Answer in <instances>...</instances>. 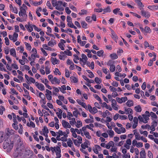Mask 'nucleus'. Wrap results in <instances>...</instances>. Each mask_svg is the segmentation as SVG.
Listing matches in <instances>:
<instances>
[{
  "instance_id": "1",
  "label": "nucleus",
  "mask_w": 158,
  "mask_h": 158,
  "mask_svg": "<svg viewBox=\"0 0 158 158\" xmlns=\"http://www.w3.org/2000/svg\"><path fill=\"white\" fill-rule=\"evenodd\" d=\"M5 139L3 143V148L4 149H6L8 147L10 150L11 149L13 146V141H11L10 138Z\"/></svg>"
},
{
  "instance_id": "2",
  "label": "nucleus",
  "mask_w": 158,
  "mask_h": 158,
  "mask_svg": "<svg viewBox=\"0 0 158 158\" xmlns=\"http://www.w3.org/2000/svg\"><path fill=\"white\" fill-rule=\"evenodd\" d=\"M20 11L19 13V16L20 17L22 16L23 17V18H22V19H23L24 18L25 19H26L27 17V15L26 13V10L25 8H23L22 6L20 7Z\"/></svg>"
},
{
  "instance_id": "3",
  "label": "nucleus",
  "mask_w": 158,
  "mask_h": 158,
  "mask_svg": "<svg viewBox=\"0 0 158 158\" xmlns=\"http://www.w3.org/2000/svg\"><path fill=\"white\" fill-rule=\"evenodd\" d=\"M62 4L63 2L62 1H58L57 3L56 6V9L60 11H63L64 9L63 7L62 6Z\"/></svg>"
},
{
  "instance_id": "4",
  "label": "nucleus",
  "mask_w": 158,
  "mask_h": 158,
  "mask_svg": "<svg viewBox=\"0 0 158 158\" xmlns=\"http://www.w3.org/2000/svg\"><path fill=\"white\" fill-rule=\"evenodd\" d=\"M62 124L63 127L65 128H70L71 127V126L69 123L64 120H62Z\"/></svg>"
},
{
  "instance_id": "5",
  "label": "nucleus",
  "mask_w": 158,
  "mask_h": 158,
  "mask_svg": "<svg viewBox=\"0 0 158 158\" xmlns=\"http://www.w3.org/2000/svg\"><path fill=\"white\" fill-rule=\"evenodd\" d=\"M157 125V122L155 121H154L152 123V125L150 127V130L153 131H155V127Z\"/></svg>"
},
{
  "instance_id": "6",
  "label": "nucleus",
  "mask_w": 158,
  "mask_h": 158,
  "mask_svg": "<svg viewBox=\"0 0 158 158\" xmlns=\"http://www.w3.org/2000/svg\"><path fill=\"white\" fill-rule=\"evenodd\" d=\"M149 116H147V118L146 120L143 119L141 115H139L138 117V118L139 120V122L140 121L141 122H142L144 123H146L148 122V120L149 119Z\"/></svg>"
},
{
  "instance_id": "7",
  "label": "nucleus",
  "mask_w": 158,
  "mask_h": 158,
  "mask_svg": "<svg viewBox=\"0 0 158 158\" xmlns=\"http://www.w3.org/2000/svg\"><path fill=\"white\" fill-rule=\"evenodd\" d=\"M142 15L145 17L148 18L150 16V14L148 12H146L143 10H141Z\"/></svg>"
},
{
  "instance_id": "8",
  "label": "nucleus",
  "mask_w": 158,
  "mask_h": 158,
  "mask_svg": "<svg viewBox=\"0 0 158 158\" xmlns=\"http://www.w3.org/2000/svg\"><path fill=\"white\" fill-rule=\"evenodd\" d=\"M51 61L52 64L53 65L58 64L59 63V60H57L56 58H54L52 57H51Z\"/></svg>"
},
{
  "instance_id": "9",
  "label": "nucleus",
  "mask_w": 158,
  "mask_h": 158,
  "mask_svg": "<svg viewBox=\"0 0 158 158\" xmlns=\"http://www.w3.org/2000/svg\"><path fill=\"white\" fill-rule=\"evenodd\" d=\"M136 130H134L133 131L134 132V134L135 135V139L137 140H139L140 139V135L139 133L138 132L136 131Z\"/></svg>"
},
{
  "instance_id": "10",
  "label": "nucleus",
  "mask_w": 158,
  "mask_h": 158,
  "mask_svg": "<svg viewBox=\"0 0 158 158\" xmlns=\"http://www.w3.org/2000/svg\"><path fill=\"white\" fill-rule=\"evenodd\" d=\"M10 54L13 57H16V54L15 49L14 48L10 49Z\"/></svg>"
},
{
  "instance_id": "11",
  "label": "nucleus",
  "mask_w": 158,
  "mask_h": 158,
  "mask_svg": "<svg viewBox=\"0 0 158 158\" xmlns=\"http://www.w3.org/2000/svg\"><path fill=\"white\" fill-rule=\"evenodd\" d=\"M77 103L80 105H81L83 107L86 109L87 106L86 104L83 102H82L79 99H77Z\"/></svg>"
},
{
  "instance_id": "12",
  "label": "nucleus",
  "mask_w": 158,
  "mask_h": 158,
  "mask_svg": "<svg viewBox=\"0 0 158 158\" xmlns=\"http://www.w3.org/2000/svg\"><path fill=\"white\" fill-rule=\"evenodd\" d=\"M89 142V141L87 140V141L85 142L84 143L81 145V147L83 149H85L86 148H88V143Z\"/></svg>"
},
{
  "instance_id": "13",
  "label": "nucleus",
  "mask_w": 158,
  "mask_h": 158,
  "mask_svg": "<svg viewBox=\"0 0 158 158\" xmlns=\"http://www.w3.org/2000/svg\"><path fill=\"white\" fill-rule=\"evenodd\" d=\"M124 108L125 109V111L127 112L126 113V114H133V110L131 108H127L126 107H124Z\"/></svg>"
},
{
  "instance_id": "14",
  "label": "nucleus",
  "mask_w": 158,
  "mask_h": 158,
  "mask_svg": "<svg viewBox=\"0 0 158 158\" xmlns=\"http://www.w3.org/2000/svg\"><path fill=\"white\" fill-rule=\"evenodd\" d=\"M58 88L62 93L64 94L65 93V90L66 89V87L65 85H63L61 86V88L59 87Z\"/></svg>"
},
{
  "instance_id": "15",
  "label": "nucleus",
  "mask_w": 158,
  "mask_h": 158,
  "mask_svg": "<svg viewBox=\"0 0 158 158\" xmlns=\"http://www.w3.org/2000/svg\"><path fill=\"white\" fill-rule=\"evenodd\" d=\"M22 158H28L30 157L31 156H29V155L27 153V151H26L24 154H23L21 155Z\"/></svg>"
},
{
  "instance_id": "16",
  "label": "nucleus",
  "mask_w": 158,
  "mask_h": 158,
  "mask_svg": "<svg viewBox=\"0 0 158 158\" xmlns=\"http://www.w3.org/2000/svg\"><path fill=\"white\" fill-rule=\"evenodd\" d=\"M140 157L146 156L144 148H142L141 149V151L140 152Z\"/></svg>"
},
{
  "instance_id": "17",
  "label": "nucleus",
  "mask_w": 158,
  "mask_h": 158,
  "mask_svg": "<svg viewBox=\"0 0 158 158\" xmlns=\"http://www.w3.org/2000/svg\"><path fill=\"white\" fill-rule=\"evenodd\" d=\"M126 104L129 107H130L133 105V101L132 100H128L126 103Z\"/></svg>"
},
{
  "instance_id": "18",
  "label": "nucleus",
  "mask_w": 158,
  "mask_h": 158,
  "mask_svg": "<svg viewBox=\"0 0 158 158\" xmlns=\"http://www.w3.org/2000/svg\"><path fill=\"white\" fill-rule=\"evenodd\" d=\"M10 8L12 10V11L15 14L18 13V10L16 7H13L11 4H10Z\"/></svg>"
},
{
  "instance_id": "19",
  "label": "nucleus",
  "mask_w": 158,
  "mask_h": 158,
  "mask_svg": "<svg viewBox=\"0 0 158 158\" xmlns=\"http://www.w3.org/2000/svg\"><path fill=\"white\" fill-rule=\"evenodd\" d=\"M71 81L72 82L76 83L77 82V79L74 76H71L70 77Z\"/></svg>"
},
{
  "instance_id": "20",
  "label": "nucleus",
  "mask_w": 158,
  "mask_h": 158,
  "mask_svg": "<svg viewBox=\"0 0 158 158\" xmlns=\"http://www.w3.org/2000/svg\"><path fill=\"white\" fill-rule=\"evenodd\" d=\"M135 110L138 112H140L142 110L141 107L139 105H138L135 107Z\"/></svg>"
},
{
  "instance_id": "21",
  "label": "nucleus",
  "mask_w": 158,
  "mask_h": 158,
  "mask_svg": "<svg viewBox=\"0 0 158 158\" xmlns=\"http://www.w3.org/2000/svg\"><path fill=\"white\" fill-rule=\"evenodd\" d=\"M115 63V61L113 60H109L106 63V64L109 66H110L111 65H114Z\"/></svg>"
},
{
  "instance_id": "22",
  "label": "nucleus",
  "mask_w": 158,
  "mask_h": 158,
  "mask_svg": "<svg viewBox=\"0 0 158 158\" xmlns=\"http://www.w3.org/2000/svg\"><path fill=\"white\" fill-rule=\"evenodd\" d=\"M110 57L112 59H116L118 58V56L115 53L111 54L110 55Z\"/></svg>"
},
{
  "instance_id": "23",
  "label": "nucleus",
  "mask_w": 158,
  "mask_h": 158,
  "mask_svg": "<svg viewBox=\"0 0 158 158\" xmlns=\"http://www.w3.org/2000/svg\"><path fill=\"white\" fill-rule=\"evenodd\" d=\"M82 123L81 121L79 120L77 121L76 124V126L77 127L80 128L82 126Z\"/></svg>"
},
{
  "instance_id": "24",
  "label": "nucleus",
  "mask_w": 158,
  "mask_h": 158,
  "mask_svg": "<svg viewBox=\"0 0 158 158\" xmlns=\"http://www.w3.org/2000/svg\"><path fill=\"white\" fill-rule=\"evenodd\" d=\"M103 10L104 12L103 13V14H104V13L110 12L111 11L109 6H108L106 8L104 9Z\"/></svg>"
},
{
  "instance_id": "25",
  "label": "nucleus",
  "mask_w": 158,
  "mask_h": 158,
  "mask_svg": "<svg viewBox=\"0 0 158 158\" xmlns=\"http://www.w3.org/2000/svg\"><path fill=\"white\" fill-rule=\"evenodd\" d=\"M71 120H72L69 121V123L71 125L73 126L76 123L75 118H73Z\"/></svg>"
},
{
  "instance_id": "26",
  "label": "nucleus",
  "mask_w": 158,
  "mask_h": 158,
  "mask_svg": "<svg viewBox=\"0 0 158 158\" xmlns=\"http://www.w3.org/2000/svg\"><path fill=\"white\" fill-rule=\"evenodd\" d=\"M84 134L85 135L86 138L88 139H90L91 138V136L90 135L89 133L88 132L84 131Z\"/></svg>"
},
{
  "instance_id": "27",
  "label": "nucleus",
  "mask_w": 158,
  "mask_h": 158,
  "mask_svg": "<svg viewBox=\"0 0 158 158\" xmlns=\"http://www.w3.org/2000/svg\"><path fill=\"white\" fill-rule=\"evenodd\" d=\"M41 91H43L44 89V86L43 84H40L38 87H37Z\"/></svg>"
},
{
  "instance_id": "28",
  "label": "nucleus",
  "mask_w": 158,
  "mask_h": 158,
  "mask_svg": "<svg viewBox=\"0 0 158 158\" xmlns=\"http://www.w3.org/2000/svg\"><path fill=\"white\" fill-rule=\"evenodd\" d=\"M144 31L146 33H150L151 32V30L149 27L146 26L145 27Z\"/></svg>"
},
{
  "instance_id": "29",
  "label": "nucleus",
  "mask_w": 158,
  "mask_h": 158,
  "mask_svg": "<svg viewBox=\"0 0 158 158\" xmlns=\"http://www.w3.org/2000/svg\"><path fill=\"white\" fill-rule=\"evenodd\" d=\"M82 27L83 28H87V24L85 21H82L81 22Z\"/></svg>"
},
{
  "instance_id": "30",
  "label": "nucleus",
  "mask_w": 158,
  "mask_h": 158,
  "mask_svg": "<svg viewBox=\"0 0 158 158\" xmlns=\"http://www.w3.org/2000/svg\"><path fill=\"white\" fill-rule=\"evenodd\" d=\"M43 133L48 134L49 132L46 126H44V128L42 129Z\"/></svg>"
},
{
  "instance_id": "31",
  "label": "nucleus",
  "mask_w": 158,
  "mask_h": 158,
  "mask_svg": "<svg viewBox=\"0 0 158 158\" xmlns=\"http://www.w3.org/2000/svg\"><path fill=\"white\" fill-rule=\"evenodd\" d=\"M103 53V50H101L97 52V54L98 56H102Z\"/></svg>"
},
{
  "instance_id": "32",
  "label": "nucleus",
  "mask_w": 158,
  "mask_h": 158,
  "mask_svg": "<svg viewBox=\"0 0 158 158\" xmlns=\"http://www.w3.org/2000/svg\"><path fill=\"white\" fill-rule=\"evenodd\" d=\"M25 44L27 48V49L29 50H30L31 48V46L30 44L26 42H25Z\"/></svg>"
},
{
  "instance_id": "33",
  "label": "nucleus",
  "mask_w": 158,
  "mask_h": 158,
  "mask_svg": "<svg viewBox=\"0 0 158 158\" xmlns=\"http://www.w3.org/2000/svg\"><path fill=\"white\" fill-rule=\"evenodd\" d=\"M110 70L111 72H114L115 70V67L114 65H112L110 66Z\"/></svg>"
},
{
  "instance_id": "34",
  "label": "nucleus",
  "mask_w": 158,
  "mask_h": 158,
  "mask_svg": "<svg viewBox=\"0 0 158 158\" xmlns=\"http://www.w3.org/2000/svg\"><path fill=\"white\" fill-rule=\"evenodd\" d=\"M73 116V115L72 114L71 112H67V118L69 120L71 119V117H72Z\"/></svg>"
},
{
  "instance_id": "35",
  "label": "nucleus",
  "mask_w": 158,
  "mask_h": 158,
  "mask_svg": "<svg viewBox=\"0 0 158 158\" xmlns=\"http://www.w3.org/2000/svg\"><path fill=\"white\" fill-rule=\"evenodd\" d=\"M58 46L62 50H64V46L65 45L61 43H59L58 44Z\"/></svg>"
},
{
  "instance_id": "36",
  "label": "nucleus",
  "mask_w": 158,
  "mask_h": 158,
  "mask_svg": "<svg viewBox=\"0 0 158 158\" xmlns=\"http://www.w3.org/2000/svg\"><path fill=\"white\" fill-rule=\"evenodd\" d=\"M5 110V109L4 106H1L0 108V114H3V111Z\"/></svg>"
},
{
  "instance_id": "37",
  "label": "nucleus",
  "mask_w": 158,
  "mask_h": 158,
  "mask_svg": "<svg viewBox=\"0 0 158 158\" xmlns=\"http://www.w3.org/2000/svg\"><path fill=\"white\" fill-rule=\"evenodd\" d=\"M150 115L152 118H157V116L154 112H151Z\"/></svg>"
},
{
  "instance_id": "38",
  "label": "nucleus",
  "mask_w": 158,
  "mask_h": 158,
  "mask_svg": "<svg viewBox=\"0 0 158 158\" xmlns=\"http://www.w3.org/2000/svg\"><path fill=\"white\" fill-rule=\"evenodd\" d=\"M95 81L96 83L98 84H100L102 81L98 77H96L95 78Z\"/></svg>"
},
{
  "instance_id": "39",
  "label": "nucleus",
  "mask_w": 158,
  "mask_h": 158,
  "mask_svg": "<svg viewBox=\"0 0 158 158\" xmlns=\"http://www.w3.org/2000/svg\"><path fill=\"white\" fill-rule=\"evenodd\" d=\"M108 134L110 137H112L114 135V132L111 130L109 131Z\"/></svg>"
},
{
  "instance_id": "40",
  "label": "nucleus",
  "mask_w": 158,
  "mask_h": 158,
  "mask_svg": "<svg viewBox=\"0 0 158 158\" xmlns=\"http://www.w3.org/2000/svg\"><path fill=\"white\" fill-rule=\"evenodd\" d=\"M81 12L79 13V14L80 15H86L87 14V11L85 10H81Z\"/></svg>"
},
{
  "instance_id": "41",
  "label": "nucleus",
  "mask_w": 158,
  "mask_h": 158,
  "mask_svg": "<svg viewBox=\"0 0 158 158\" xmlns=\"http://www.w3.org/2000/svg\"><path fill=\"white\" fill-rule=\"evenodd\" d=\"M120 9L119 8H116L113 10V13L115 14H117L118 12H120Z\"/></svg>"
},
{
  "instance_id": "42",
  "label": "nucleus",
  "mask_w": 158,
  "mask_h": 158,
  "mask_svg": "<svg viewBox=\"0 0 158 158\" xmlns=\"http://www.w3.org/2000/svg\"><path fill=\"white\" fill-rule=\"evenodd\" d=\"M45 72L47 74H48L50 73L49 68L48 66L45 67Z\"/></svg>"
},
{
  "instance_id": "43",
  "label": "nucleus",
  "mask_w": 158,
  "mask_h": 158,
  "mask_svg": "<svg viewBox=\"0 0 158 158\" xmlns=\"http://www.w3.org/2000/svg\"><path fill=\"white\" fill-rule=\"evenodd\" d=\"M135 2L136 3H137V4L139 6H140L142 7H143L144 6L143 5V4L142 2L141 1H137V0H135Z\"/></svg>"
},
{
  "instance_id": "44",
  "label": "nucleus",
  "mask_w": 158,
  "mask_h": 158,
  "mask_svg": "<svg viewBox=\"0 0 158 158\" xmlns=\"http://www.w3.org/2000/svg\"><path fill=\"white\" fill-rule=\"evenodd\" d=\"M111 35L112 38V39H113L114 40H116L117 39L118 37L115 32L111 34Z\"/></svg>"
},
{
  "instance_id": "45",
  "label": "nucleus",
  "mask_w": 158,
  "mask_h": 158,
  "mask_svg": "<svg viewBox=\"0 0 158 158\" xmlns=\"http://www.w3.org/2000/svg\"><path fill=\"white\" fill-rule=\"evenodd\" d=\"M119 118L121 120L126 119H127V116L125 115H119Z\"/></svg>"
},
{
  "instance_id": "46",
  "label": "nucleus",
  "mask_w": 158,
  "mask_h": 158,
  "mask_svg": "<svg viewBox=\"0 0 158 158\" xmlns=\"http://www.w3.org/2000/svg\"><path fill=\"white\" fill-rule=\"evenodd\" d=\"M65 76L67 77H69L70 76V74L69 73V71L68 69H65Z\"/></svg>"
},
{
  "instance_id": "47",
  "label": "nucleus",
  "mask_w": 158,
  "mask_h": 158,
  "mask_svg": "<svg viewBox=\"0 0 158 158\" xmlns=\"http://www.w3.org/2000/svg\"><path fill=\"white\" fill-rule=\"evenodd\" d=\"M53 80L54 81L58 84H59L60 82V80L58 79L56 77H54L53 78Z\"/></svg>"
},
{
  "instance_id": "48",
  "label": "nucleus",
  "mask_w": 158,
  "mask_h": 158,
  "mask_svg": "<svg viewBox=\"0 0 158 158\" xmlns=\"http://www.w3.org/2000/svg\"><path fill=\"white\" fill-rule=\"evenodd\" d=\"M150 127V126L148 124H146L145 126L142 125L141 126V128L142 129H149Z\"/></svg>"
},
{
  "instance_id": "49",
  "label": "nucleus",
  "mask_w": 158,
  "mask_h": 158,
  "mask_svg": "<svg viewBox=\"0 0 158 158\" xmlns=\"http://www.w3.org/2000/svg\"><path fill=\"white\" fill-rule=\"evenodd\" d=\"M5 43L6 45H8L9 44V41L7 37L5 38Z\"/></svg>"
},
{
  "instance_id": "50",
  "label": "nucleus",
  "mask_w": 158,
  "mask_h": 158,
  "mask_svg": "<svg viewBox=\"0 0 158 158\" xmlns=\"http://www.w3.org/2000/svg\"><path fill=\"white\" fill-rule=\"evenodd\" d=\"M58 1L56 0H52V3L53 6H55L57 3Z\"/></svg>"
},
{
  "instance_id": "51",
  "label": "nucleus",
  "mask_w": 158,
  "mask_h": 158,
  "mask_svg": "<svg viewBox=\"0 0 158 158\" xmlns=\"http://www.w3.org/2000/svg\"><path fill=\"white\" fill-rule=\"evenodd\" d=\"M109 88H110V91H113L114 92H116L117 91L116 88H114V87H112L111 86H110Z\"/></svg>"
},
{
  "instance_id": "52",
  "label": "nucleus",
  "mask_w": 158,
  "mask_h": 158,
  "mask_svg": "<svg viewBox=\"0 0 158 158\" xmlns=\"http://www.w3.org/2000/svg\"><path fill=\"white\" fill-rule=\"evenodd\" d=\"M114 130L118 134H120L121 133V131H120V130L118 129V128L117 127H115L114 128Z\"/></svg>"
},
{
  "instance_id": "53",
  "label": "nucleus",
  "mask_w": 158,
  "mask_h": 158,
  "mask_svg": "<svg viewBox=\"0 0 158 158\" xmlns=\"http://www.w3.org/2000/svg\"><path fill=\"white\" fill-rule=\"evenodd\" d=\"M39 97L41 98V99H45V97L44 95L41 92H40L39 93Z\"/></svg>"
},
{
  "instance_id": "54",
  "label": "nucleus",
  "mask_w": 158,
  "mask_h": 158,
  "mask_svg": "<svg viewBox=\"0 0 158 158\" xmlns=\"http://www.w3.org/2000/svg\"><path fill=\"white\" fill-rule=\"evenodd\" d=\"M74 143L75 145L77 147H79L80 146L79 142L77 139H74Z\"/></svg>"
},
{
  "instance_id": "55",
  "label": "nucleus",
  "mask_w": 158,
  "mask_h": 158,
  "mask_svg": "<svg viewBox=\"0 0 158 158\" xmlns=\"http://www.w3.org/2000/svg\"><path fill=\"white\" fill-rule=\"evenodd\" d=\"M111 102H112V106L114 108V106H115L116 105V101L114 99H113L111 101Z\"/></svg>"
},
{
  "instance_id": "56",
  "label": "nucleus",
  "mask_w": 158,
  "mask_h": 158,
  "mask_svg": "<svg viewBox=\"0 0 158 158\" xmlns=\"http://www.w3.org/2000/svg\"><path fill=\"white\" fill-rule=\"evenodd\" d=\"M148 156L150 158H153V155L152 152L149 151L148 152Z\"/></svg>"
},
{
  "instance_id": "57",
  "label": "nucleus",
  "mask_w": 158,
  "mask_h": 158,
  "mask_svg": "<svg viewBox=\"0 0 158 158\" xmlns=\"http://www.w3.org/2000/svg\"><path fill=\"white\" fill-rule=\"evenodd\" d=\"M65 10L66 12L68 14H70L71 12V11L69 10L68 7H66L65 8Z\"/></svg>"
},
{
  "instance_id": "58",
  "label": "nucleus",
  "mask_w": 158,
  "mask_h": 158,
  "mask_svg": "<svg viewBox=\"0 0 158 158\" xmlns=\"http://www.w3.org/2000/svg\"><path fill=\"white\" fill-rule=\"evenodd\" d=\"M57 133L58 134V135H60H60H64V134H65V132H63L62 131L60 130H59L58 132Z\"/></svg>"
},
{
  "instance_id": "59",
  "label": "nucleus",
  "mask_w": 158,
  "mask_h": 158,
  "mask_svg": "<svg viewBox=\"0 0 158 158\" xmlns=\"http://www.w3.org/2000/svg\"><path fill=\"white\" fill-rule=\"evenodd\" d=\"M43 2L41 0L40 1L38 2H34L33 4L35 6H37L38 5H40Z\"/></svg>"
},
{
  "instance_id": "60",
  "label": "nucleus",
  "mask_w": 158,
  "mask_h": 158,
  "mask_svg": "<svg viewBox=\"0 0 158 158\" xmlns=\"http://www.w3.org/2000/svg\"><path fill=\"white\" fill-rule=\"evenodd\" d=\"M46 5L49 7L50 9L51 10H52L53 9V8L51 7V3L49 1H48L47 2Z\"/></svg>"
},
{
  "instance_id": "61",
  "label": "nucleus",
  "mask_w": 158,
  "mask_h": 158,
  "mask_svg": "<svg viewBox=\"0 0 158 158\" xmlns=\"http://www.w3.org/2000/svg\"><path fill=\"white\" fill-rule=\"evenodd\" d=\"M87 106H88L89 110V111L91 113H92L93 108H92V107L89 104Z\"/></svg>"
},
{
  "instance_id": "62",
  "label": "nucleus",
  "mask_w": 158,
  "mask_h": 158,
  "mask_svg": "<svg viewBox=\"0 0 158 158\" xmlns=\"http://www.w3.org/2000/svg\"><path fill=\"white\" fill-rule=\"evenodd\" d=\"M45 95L47 99L49 100H50L52 99V96L51 95H49L48 94H45Z\"/></svg>"
},
{
  "instance_id": "63",
  "label": "nucleus",
  "mask_w": 158,
  "mask_h": 158,
  "mask_svg": "<svg viewBox=\"0 0 158 158\" xmlns=\"http://www.w3.org/2000/svg\"><path fill=\"white\" fill-rule=\"evenodd\" d=\"M146 82H144L143 83V85L141 86V87H142V89L143 90H144L146 89Z\"/></svg>"
},
{
  "instance_id": "64",
  "label": "nucleus",
  "mask_w": 158,
  "mask_h": 158,
  "mask_svg": "<svg viewBox=\"0 0 158 158\" xmlns=\"http://www.w3.org/2000/svg\"><path fill=\"white\" fill-rule=\"evenodd\" d=\"M17 124H16L15 123H13L12 124L13 127L16 130H18V127Z\"/></svg>"
}]
</instances>
